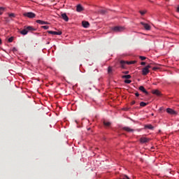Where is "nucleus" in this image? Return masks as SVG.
<instances>
[{
    "label": "nucleus",
    "mask_w": 179,
    "mask_h": 179,
    "mask_svg": "<svg viewBox=\"0 0 179 179\" xmlns=\"http://www.w3.org/2000/svg\"><path fill=\"white\" fill-rule=\"evenodd\" d=\"M149 141H150V139H149L148 138H145V137H142L141 138H140V141L141 143H148V142H149Z\"/></svg>",
    "instance_id": "nucleus-8"
},
{
    "label": "nucleus",
    "mask_w": 179,
    "mask_h": 179,
    "mask_svg": "<svg viewBox=\"0 0 179 179\" xmlns=\"http://www.w3.org/2000/svg\"><path fill=\"white\" fill-rule=\"evenodd\" d=\"M141 65L145 66V65H146V62H142L141 63Z\"/></svg>",
    "instance_id": "nucleus-32"
},
{
    "label": "nucleus",
    "mask_w": 179,
    "mask_h": 179,
    "mask_svg": "<svg viewBox=\"0 0 179 179\" xmlns=\"http://www.w3.org/2000/svg\"><path fill=\"white\" fill-rule=\"evenodd\" d=\"M15 51H17V50L15 48Z\"/></svg>",
    "instance_id": "nucleus-39"
},
{
    "label": "nucleus",
    "mask_w": 179,
    "mask_h": 179,
    "mask_svg": "<svg viewBox=\"0 0 179 179\" xmlns=\"http://www.w3.org/2000/svg\"><path fill=\"white\" fill-rule=\"evenodd\" d=\"M76 10L77 12H82V10H83V7L82 6V5L78 4L77 6Z\"/></svg>",
    "instance_id": "nucleus-16"
},
{
    "label": "nucleus",
    "mask_w": 179,
    "mask_h": 179,
    "mask_svg": "<svg viewBox=\"0 0 179 179\" xmlns=\"http://www.w3.org/2000/svg\"><path fill=\"white\" fill-rule=\"evenodd\" d=\"M139 58L141 61H145V59H146V57L145 56H140Z\"/></svg>",
    "instance_id": "nucleus-22"
},
{
    "label": "nucleus",
    "mask_w": 179,
    "mask_h": 179,
    "mask_svg": "<svg viewBox=\"0 0 179 179\" xmlns=\"http://www.w3.org/2000/svg\"><path fill=\"white\" fill-rule=\"evenodd\" d=\"M62 18L64 20L65 22H68L69 20V17H68V15H66V13H62Z\"/></svg>",
    "instance_id": "nucleus-12"
},
{
    "label": "nucleus",
    "mask_w": 179,
    "mask_h": 179,
    "mask_svg": "<svg viewBox=\"0 0 179 179\" xmlns=\"http://www.w3.org/2000/svg\"><path fill=\"white\" fill-rule=\"evenodd\" d=\"M156 69H159V68H157V67H153L152 68V71H156Z\"/></svg>",
    "instance_id": "nucleus-35"
},
{
    "label": "nucleus",
    "mask_w": 179,
    "mask_h": 179,
    "mask_svg": "<svg viewBox=\"0 0 179 179\" xmlns=\"http://www.w3.org/2000/svg\"><path fill=\"white\" fill-rule=\"evenodd\" d=\"M103 125H104L105 127H110V125H111V122H107V121L104 120V121H103Z\"/></svg>",
    "instance_id": "nucleus-18"
},
{
    "label": "nucleus",
    "mask_w": 179,
    "mask_h": 179,
    "mask_svg": "<svg viewBox=\"0 0 179 179\" xmlns=\"http://www.w3.org/2000/svg\"><path fill=\"white\" fill-rule=\"evenodd\" d=\"M138 90H141V92H143V93H145L147 95L149 94V92H148V91H146V89H145L144 86H140Z\"/></svg>",
    "instance_id": "nucleus-10"
},
{
    "label": "nucleus",
    "mask_w": 179,
    "mask_h": 179,
    "mask_svg": "<svg viewBox=\"0 0 179 179\" xmlns=\"http://www.w3.org/2000/svg\"><path fill=\"white\" fill-rule=\"evenodd\" d=\"M125 64H127V65H132L134 64H136V61H130V62H126L124 60L120 61V65L122 68H125V66H124Z\"/></svg>",
    "instance_id": "nucleus-3"
},
{
    "label": "nucleus",
    "mask_w": 179,
    "mask_h": 179,
    "mask_svg": "<svg viewBox=\"0 0 179 179\" xmlns=\"http://www.w3.org/2000/svg\"><path fill=\"white\" fill-rule=\"evenodd\" d=\"M152 94H156V96H161L162 93L159 90H154L152 91Z\"/></svg>",
    "instance_id": "nucleus-14"
},
{
    "label": "nucleus",
    "mask_w": 179,
    "mask_h": 179,
    "mask_svg": "<svg viewBox=\"0 0 179 179\" xmlns=\"http://www.w3.org/2000/svg\"><path fill=\"white\" fill-rule=\"evenodd\" d=\"M152 115H154V114L152 113Z\"/></svg>",
    "instance_id": "nucleus-40"
},
{
    "label": "nucleus",
    "mask_w": 179,
    "mask_h": 179,
    "mask_svg": "<svg viewBox=\"0 0 179 179\" xmlns=\"http://www.w3.org/2000/svg\"><path fill=\"white\" fill-rule=\"evenodd\" d=\"M13 41V37H10L8 38V43H12Z\"/></svg>",
    "instance_id": "nucleus-27"
},
{
    "label": "nucleus",
    "mask_w": 179,
    "mask_h": 179,
    "mask_svg": "<svg viewBox=\"0 0 179 179\" xmlns=\"http://www.w3.org/2000/svg\"><path fill=\"white\" fill-rule=\"evenodd\" d=\"M135 96H136V97H139V93L136 92V93H135Z\"/></svg>",
    "instance_id": "nucleus-34"
},
{
    "label": "nucleus",
    "mask_w": 179,
    "mask_h": 179,
    "mask_svg": "<svg viewBox=\"0 0 179 179\" xmlns=\"http://www.w3.org/2000/svg\"><path fill=\"white\" fill-rule=\"evenodd\" d=\"M100 13H102V15H104V13H106V10H101Z\"/></svg>",
    "instance_id": "nucleus-29"
},
{
    "label": "nucleus",
    "mask_w": 179,
    "mask_h": 179,
    "mask_svg": "<svg viewBox=\"0 0 179 179\" xmlns=\"http://www.w3.org/2000/svg\"><path fill=\"white\" fill-rule=\"evenodd\" d=\"M150 72V71L148 69V67H144L142 69L141 73L143 76H146V75H148V73H149Z\"/></svg>",
    "instance_id": "nucleus-6"
},
{
    "label": "nucleus",
    "mask_w": 179,
    "mask_h": 179,
    "mask_svg": "<svg viewBox=\"0 0 179 179\" xmlns=\"http://www.w3.org/2000/svg\"><path fill=\"white\" fill-rule=\"evenodd\" d=\"M166 113H168V114H171V115H177V113L176 112V110L170 108H168L166 109Z\"/></svg>",
    "instance_id": "nucleus-5"
},
{
    "label": "nucleus",
    "mask_w": 179,
    "mask_h": 179,
    "mask_svg": "<svg viewBox=\"0 0 179 179\" xmlns=\"http://www.w3.org/2000/svg\"><path fill=\"white\" fill-rule=\"evenodd\" d=\"M123 131H126L127 132H134V131L135 130L128 127H123Z\"/></svg>",
    "instance_id": "nucleus-15"
},
{
    "label": "nucleus",
    "mask_w": 179,
    "mask_h": 179,
    "mask_svg": "<svg viewBox=\"0 0 179 179\" xmlns=\"http://www.w3.org/2000/svg\"><path fill=\"white\" fill-rule=\"evenodd\" d=\"M177 12L179 13V6L177 7Z\"/></svg>",
    "instance_id": "nucleus-36"
},
{
    "label": "nucleus",
    "mask_w": 179,
    "mask_h": 179,
    "mask_svg": "<svg viewBox=\"0 0 179 179\" xmlns=\"http://www.w3.org/2000/svg\"><path fill=\"white\" fill-rule=\"evenodd\" d=\"M141 15H145L146 13V11H140Z\"/></svg>",
    "instance_id": "nucleus-30"
},
{
    "label": "nucleus",
    "mask_w": 179,
    "mask_h": 179,
    "mask_svg": "<svg viewBox=\"0 0 179 179\" xmlns=\"http://www.w3.org/2000/svg\"><path fill=\"white\" fill-rule=\"evenodd\" d=\"M148 103H145V102H143V101H141V103H140V106H141V107H146V105H147Z\"/></svg>",
    "instance_id": "nucleus-20"
},
{
    "label": "nucleus",
    "mask_w": 179,
    "mask_h": 179,
    "mask_svg": "<svg viewBox=\"0 0 179 179\" xmlns=\"http://www.w3.org/2000/svg\"><path fill=\"white\" fill-rule=\"evenodd\" d=\"M48 33L49 34H53L55 36H61V34H62V31H48Z\"/></svg>",
    "instance_id": "nucleus-7"
},
{
    "label": "nucleus",
    "mask_w": 179,
    "mask_h": 179,
    "mask_svg": "<svg viewBox=\"0 0 179 179\" xmlns=\"http://www.w3.org/2000/svg\"><path fill=\"white\" fill-rule=\"evenodd\" d=\"M36 29H34L31 26L24 27V29L20 31V34H22V36H26L29 33V31H34Z\"/></svg>",
    "instance_id": "nucleus-1"
},
{
    "label": "nucleus",
    "mask_w": 179,
    "mask_h": 179,
    "mask_svg": "<svg viewBox=\"0 0 179 179\" xmlns=\"http://www.w3.org/2000/svg\"><path fill=\"white\" fill-rule=\"evenodd\" d=\"M36 23H38V24H50L48 22H45L41 20H37Z\"/></svg>",
    "instance_id": "nucleus-13"
},
{
    "label": "nucleus",
    "mask_w": 179,
    "mask_h": 179,
    "mask_svg": "<svg viewBox=\"0 0 179 179\" xmlns=\"http://www.w3.org/2000/svg\"><path fill=\"white\" fill-rule=\"evenodd\" d=\"M162 110H163V108H159V111H162Z\"/></svg>",
    "instance_id": "nucleus-38"
},
{
    "label": "nucleus",
    "mask_w": 179,
    "mask_h": 179,
    "mask_svg": "<svg viewBox=\"0 0 179 179\" xmlns=\"http://www.w3.org/2000/svg\"><path fill=\"white\" fill-rule=\"evenodd\" d=\"M141 24L143 26L145 30H150V25H149L148 24H146L145 22H141Z\"/></svg>",
    "instance_id": "nucleus-9"
},
{
    "label": "nucleus",
    "mask_w": 179,
    "mask_h": 179,
    "mask_svg": "<svg viewBox=\"0 0 179 179\" xmlns=\"http://www.w3.org/2000/svg\"><path fill=\"white\" fill-rule=\"evenodd\" d=\"M9 17H15V13H10Z\"/></svg>",
    "instance_id": "nucleus-28"
},
{
    "label": "nucleus",
    "mask_w": 179,
    "mask_h": 179,
    "mask_svg": "<svg viewBox=\"0 0 179 179\" xmlns=\"http://www.w3.org/2000/svg\"><path fill=\"white\" fill-rule=\"evenodd\" d=\"M0 44H2V40L0 38Z\"/></svg>",
    "instance_id": "nucleus-37"
},
{
    "label": "nucleus",
    "mask_w": 179,
    "mask_h": 179,
    "mask_svg": "<svg viewBox=\"0 0 179 179\" xmlns=\"http://www.w3.org/2000/svg\"><path fill=\"white\" fill-rule=\"evenodd\" d=\"M150 65H153V64L151 63V64H148V66H145V68H147V69H149L150 68H152V66H150Z\"/></svg>",
    "instance_id": "nucleus-25"
},
{
    "label": "nucleus",
    "mask_w": 179,
    "mask_h": 179,
    "mask_svg": "<svg viewBox=\"0 0 179 179\" xmlns=\"http://www.w3.org/2000/svg\"><path fill=\"white\" fill-rule=\"evenodd\" d=\"M42 29H44L45 30H48V29H50V27H48V26H42Z\"/></svg>",
    "instance_id": "nucleus-23"
},
{
    "label": "nucleus",
    "mask_w": 179,
    "mask_h": 179,
    "mask_svg": "<svg viewBox=\"0 0 179 179\" xmlns=\"http://www.w3.org/2000/svg\"><path fill=\"white\" fill-rule=\"evenodd\" d=\"M113 31L115 33H121V31H124L125 30V27L121 26H116L112 28Z\"/></svg>",
    "instance_id": "nucleus-2"
},
{
    "label": "nucleus",
    "mask_w": 179,
    "mask_h": 179,
    "mask_svg": "<svg viewBox=\"0 0 179 179\" xmlns=\"http://www.w3.org/2000/svg\"><path fill=\"white\" fill-rule=\"evenodd\" d=\"M123 73H124L125 75H128V73H129V71H124Z\"/></svg>",
    "instance_id": "nucleus-33"
},
{
    "label": "nucleus",
    "mask_w": 179,
    "mask_h": 179,
    "mask_svg": "<svg viewBox=\"0 0 179 179\" xmlns=\"http://www.w3.org/2000/svg\"><path fill=\"white\" fill-rule=\"evenodd\" d=\"M5 12V8L3 7H0V15H2Z\"/></svg>",
    "instance_id": "nucleus-21"
},
{
    "label": "nucleus",
    "mask_w": 179,
    "mask_h": 179,
    "mask_svg": "<svg viewBox=\"0 0 179 179\" xmlns=\"http://www.w3.org/2000/svg\"><path fill=\"white\" fill-rule=\"evenodd\" d=\"M108 73H111V72H113V69L111 67H108Z\"/></svg>",
    "instance_id": "nucleus-24"
},
{
    "label": "nucleus",
    "mask_w": 179,
    "mask_h": 179,
    "mask_svg": "<svg viewBox=\"0 0 179 179\" xmlns=\"http://www.w3.org/2000/svg\"><path fill=\"white\" fill-rule=\"evenodd\" d=\"M82 25H83L85 29H87V27H89L90 26V24L89 23V22L83 21V22H82Z\"/></svg>",
    "instance_id": "nucleus-11"
},
{
    "label": "nucleus",
    "mask_w": 179,
    "mask_h": 179,
    "mask_svg": "<svg viewBox=\"0 0 179 179\" xmlns=\"http://www.w3.org/2000/svg\"><path fill=\"white\" fill-rule=\"evenodd\" d=\"M122 79H131V75H124L122 76Z\"/></svg>",
    "instance_id": "nucleus-19"
},
{
    "label": "nucleus",
    "mask_w": 179,
    "mask_h": 179,
    "mask_svg": "<svg viewBox=\"0 0 179 179\" xmlns=\"http://www.w3.org/2000/svg\"><path fill=\"white\" fill-rule=\"evenodd\" d=\"M145 128L146 129H151L152 131H153V129H155V127H152V124H146V125H145Z\"/></svg>",
    "instance_id": "nucleus-17"
},
{
    "label": "nucleus",
    "mask_w": 179,
    "mask_h": 179,
    "mask_svg": "<svg viewBox=\"0 0 179 179\" xmlns=\"http://www.w3.org/2000/svg\"><path fill=\"white\" fill-rule=\"evenodd\" d=\"M135 103H136V101H132L131 102V106H134V104H135Z\"/></svg>",
    "instance_id": "nucleus-31"
},
{
    "label": "nucleus",
    "mask_w": 179,
    "mask_h": 179,
    "mask_svg": "<svg viewBox=\"0 0 179 179\" xmlns=\"http://www.w3.org/2000/svg\"><path fill=\"white\" fill-rule=\"evenodd\" d=\"M23 16L29 17V19H34V17H36V15L32 12L24 13Z\"/></svg>",
    "instance_id": "nucleus-4"
},
{
    "label": "nucleus",
    "mask_w": 179,
    "mask_h": 179,
    "mask_svg": "<svg viewBox=\"0 0 179 179\" xmlns=\"http://www.w3.org/2000/svg\"><path fill=\"white\" fill-rule=\"evenodd\" d=\"M132 82L131 80H125L124 83H127L128 85Z\"/></svg>",
    "instance_id": "nucleus-26"
}]
</instances>
